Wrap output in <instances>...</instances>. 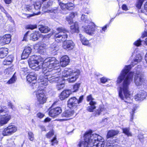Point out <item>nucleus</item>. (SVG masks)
Masks as SVG:
<instances>
[{"instance_id":"12","label":"nucleus","mask_w":147,"mask_h":147,"mask_svg":"<svg viewBox=\"0 0 147 147\" xmlns=\"http://www.w3.org/2000/svg\"><path fill=\"white\" fill-rule=\"evenodd\" d=\"M62 112L61 109L60 107H57L51 109L49 112V115L55 117L60 114Z\"/></svg>"},{"instance_id":"7","label":"nucleus","mask_w":147,"mask_h":147,"mask_svg":"<svg viewBox=\"0 0 147 147\" xmlns=\"http://www.w3.org/2000/svg\"><path fill=\"white\" fill-rule=\"evenodd\" d=\"M9 110L6 106H0V126L6 124L10 119L11 115L8 113Z\"/></svg>"},{"instance_id":"35","label":"nucleus","mask_w":147,"mask_h":147,"mask_svg":"<svg viewBox=\"0 0 147 147\" xmlns=\"http://www.w3.org/2000/svg\"><path fill=\"white\" fill-rule=\"evenodd\" d=\"M83 96H80L79 99L74 97V104H77L81 103L83 99Z\"/></svg>"},{"instance_id":"31","label":"nucleus","mask_w":147,"mask_h":147,"mask_svg":"<svg viewBox=\"0 0 147 147\" xmlns=\"http://www.w3.org/2000/svg\"><path fill=\"white\" fill-rule=\"evenodd\" d=\"M123 133L125 134L128 136H132V134L130 131V129L129 127H125L122 128Z\"/></svg>"},{"instance_id":"44","label":"nucleus","mask_w":147,"mask_h":147,"mask_svg":"<svg viewBox=\"0 0 147 147\" xmlns=\"http://www.w3.org/2000/svg\"><path fill=\"white\" fill-rule=\"evenodd\" d=\"M67 9L69 10H72L74 8L73 4L72 3H69L66 4Z\"/></svg>"},{"instance_id":"54","label":"nucleus","mask_w":147,"mask_h":147,"mask_svg":"<svg viewBox=\"0 0 147 147\" xmlns=\"http://www.w3.org/2000/svg\"><path fill=\"white\" fill-rule=\"evenodd\" d=\"M60 5L61 8L62 9L64 10L65 9H67L66 4H65L63 3H60Z\"/></svg>"},{"instance_id":"10","label":"nucleus","mask_w":147,"mask_h":147,"mask_svg":"<svg viewBox=\"0 0 147 147\" xmlns=\"http://www.w3.org/2000/svg\"><path fill=\"white\" fill-rule=\"evenodd\" d=\"M88 23L84 28V30L87 34L91 35L94 33L95 31V26L94 23L90 21H88Z\"/></svg>"},{"instance_id":"30","label":"nucleus","mask_w":147,"mask_h":147,"mask_svg":"<svg viewBox=\"0 0 147 147\" xmlns=\"http://www.w3.org/2000/svg\"><path fill=\"white\" fill-rule=\"evenodd\" d=\"M80 40L82 44L84 45H87L89 44V42L84 36L81 34H80Z\"/></svg>"},{"instance_id":"19","label":"nucleus","mask_w":147,"mask_h":147,"mask_svg":"<svg viewBox=\"0 0 147 147\" xmlns=\"http://www.w3.org/2000/svg\"><path fill=\"white\" fill-rule=\"evenodd\" d=\"M36 79V75L34 73H31L27 76V81L30 83L35 81Z\"/></svg>"},{"instance_id":"36","label":"nucleus","mask_w":147,"mask_h":147,"mask_svg":"<svg viewBox=\"0 0 147 147\" xmlns=\"http://www.w3.org/2000/svg\"><path fill=\"white\" fill-rule=\"evenodd\" d=\"M80 73V70L77 69H74V78H75V80H76L79 77Z\"/></svg>"},{"instance_id":"15","label":"nucleus","mask_w":147,"mask_h":147,"mask_svg":"<svg viewBox=\"0 0 147 147\" xmlns=\"http://www.w3.org/2000/svg\"><path fill=\"white\" fill-rule=\"evenodd\" d=\"M32 51V49L30 47L28 46L25 47L22 55V58L25 59L27 58Z\"/></svg>"},{"instance_id":"8","label":"nucleus","mask_w":147,"mask_h":147,"mask_svg":"<svg viewBox=\"0 0 147 147\" xmlns=\"http://www.w3.org/2000/svg\"><path fill=\"white\" fill-rule=\"evenodd\" d=\"M36 95L37 101L35 103V105L36 107H41V105L46 102V96L42 90H38L36 92Z\"/></svg>"},{"instance_id":"52","label":"nucleus","mask_w":147,"mask_h":147,"mask_svg":"<svg viewBox=\"0 0 147 147\" xmlns=\"http://www.w3.org/2000/svg\"><path fill=\"white\" fill-rule=\"evenodd\" d=\"M0 9L7 16L8 18H9V17L11 18L10 16L6 12V11L4 9V8L3 7H2L0 5Z\"/></svg>"},{"instance_id":"27","label":"nucleus","mask_w":147,"mask_h":147,"mask_svg":"<svg viewBox=\"0 0 147 147\" xmlns=\"http://www.w3.org/2000/svg\"><path fill=\"white\" fill-rule=\"evenodd\" d=\"M42 33H47L50 31V29L46 26H41L39 28Z\"/></svg>"},{"instance_id":"47","label":"nucleus","mask_w":147,"mask_h":147,"mask_svg":"<svg viewBox=\"0 0 147 147\" xmlns=\"http://www.w3.org/2000/svg\"><path fill=\"white\" fill-rule=\"evenodd\" d=\"M80 85V82H77L74 85V92H76L78 90Z\"/></svg>"},{"instance_id":"3","label":"nucleus","mask_w":147,"mask_h":147,"mask_svg":"<svg viewBox=\"0 0 147 147\" xmlns=\"http://www.w3.org/2000/svg\"><path fill=\"white\" fill-rule=\"evenodd\" d=\"M50 72H44L42 75L40 76L38 79L39 84L41 87L46 86L48 84V81L50 83L57 82L56 86L58 90H60L65 86V79L56 76L55 74H51ZM44 87H45L44 86Z\"/></svg>"},{"instance_id":"58","label":"nucleus","mask_w":147,"mask_h":147,"mask_svg":"<svg viewBox=\"0 0 147 147\" xmlns=\"http://www.w3.org/2000/svg\"><path fill=\"white\" fill-rule=\"evenodd\" d=\"M37 115V116L40 118H42L44 116V114L41 113H38Z\"/></svg>"},{"instance_id":"64","label":"nucleus","mask_w":147,"mask_h":147,"mask_svg":"<svg viewBox=\"0 0 147 147\" xmlns=\"http://www.w3.org/2000/svg\"><path fill=\"white\" fill-rule=\"evenodd\" d=\"M145 9L147 11V13L146 14L147 15V1L145 3L144 5Z\"/></svg>"},{"instance_id":"33","label":"nucleus","mask_w":147,"mask_h":147,"mask_svg":"<svg viewBox=\"0 0 147 147\" xmlns=\"http://www.w3.org/2000/svg\"><path fill=\"white\" fill-rule=\"evenodd\" d=\"M74 103V97H71L68 102V107L71 109H73Z\"/></svg>"},{"instance_id":"46","label":"nucleus","mask_w":147,"mask_h":147,"mask_svg":"<svg viewBox=\"0 0 147 147\" xmlns=\"http://www.w3.org/2000/svg\"><path fill=\"white\" fill-rule=\"evenodd\" d=\"M37 26L36 24L34 25H28L26 26L27 29H34L37 28Z\"/></svg>"},{"instance_id":"9","label":"nucleus","mask_w":147,"mask_h":147,"mask_svg":"<svg viewBox=\"0 0 147 147\" xmlns=\"http://www.w3.org/2000/svg\"><path fill=\"white\" fill-rule=\"evenodd\" d=\"M17 130V127L14 125H9L7 127L4 129L2 132L3 136H8L12 134Z\"/></svg>"},{"instance_id":"6","label":"nucleus","mask_w":147,"mask_h":147,"mask_svg":"<svg viewBox=\"0 0 147 147\" xmlns=\"http://www.w3.org/2000/svg\"><path fill=\"white\" fill-rule=\"evenodd\" d=\"M59 61L57 60L55 58L52 57L47 58L43 62V71L41 74L40 76H41L42 75L43 72H50L51 74H52V72L49 71L48 69H52L56 67L57 65H58Z\"/></svg>"},{"instance_id":"42","label":"nucleus","mask_w":147,"mask_h":147,"mask_svg":"<svg viewBox=\"0 0 147 147\" xmlns=\"http://www.w3.org/2000/svg\"><path fill=\"white\" fill-rule=\"evenodd\" d=\"M28 73V71L27 68H23L21 69L20 73L23 75H26Z\"/></svg>"},{"instance_id":"57","label":"nucleus","mask_w":147,"mask_h":147,"mask_svg":"<svg viewBox=\"0 0 147 147\" xmlns=\"http://www.w3.org/2000/svg\"><path fill=\"white\" fill-rule=\"evenodd\" d=\"M122 8L123 10L125 11H127L128 10V9L127 5L125 4H123L122 6Z\"/></svg>"},{"instance_id":"50","label":"nucleus","mask_w":147,"mask_h":147,"mask_svg":"<svg viewBox=\"0 0 147 147\" xmlns=\"http://www.w3.org/2000/svg\"><path fill=\"white\" fill-rule=\"evenodd\" d=\"M94 99L92 97V95L90 94L87 97L86 100L88 102H95L94 101Z\"/></svg>"},{"instance_id":"5","label":"nucleus","mask_w":147,"mask_h":147,"mask_svg":"<svg viewBox=\"0 0 147 147\" xmlns=\"http://www.w3.org/2000/svg\"><path fill=\"white\" fill-rule=\"evenodd\" d=\"M44 59L41 56L33 55L31 56L28 61L30 67L33 69L38 70L43 68V61Z\"/></svg>"},{"instance_id":"16","label":"nucleus","mask_w":147,"mask_h":147,"mask_svg":"<svg viewBox=\"0 0 147 147\" xmlns=\"http://www.w3.org/2000/svg\"><path fill=\"white\" fill-rule=\"evenodd\" d=\"M107 112L106 109L102 105L99 106L98 109L96 110L94 114L95 116H99L100 114H104Z\"/></svg>"},{"instance_id":"32","label":"nucleus","mask_w":147,"mask_h":147,"mask_svg":"<svg viewBox=\"0 0 147 147\" xmlns=\"http://www.w3.org/2000/svg\"><path fill=\"white\" fill-rule=\"evenodd\" d=\"M74 18V13H71L69 16L66 18V20L69 24H71L73 23V18Z\"/></svg>"},{"instance_id":"34","label":"nucleus","mask_w":147,"mask_h":147,"mask_svg":"<svg viewBox=\"0 0 147 147\" xmlns=\"http://www.w3.org/2000/svg\"><path fill=\"white\" fill-rule=\"evenodd\" d=\"M56 42H54L51 45L50 49L52 52H53L54 51H56L58 49V47L56 45Z\"/></svg>"},{"instance_id":"25","label":"nucleus","mask_w":147,"mask_h":147,"mask_svg":"<svg viewBox=\"0 0 147 147\" xmlns=\"http://www.w3.org/2000/svg\"><path fill=\"white\" fill-rule=\"evenodd\" d=\"M96 104V102H89L90 106H88L87 107V110L88 111L90 112H92L96 108L95 105Z\"/></svg>"},{"instance_id":"13","label":"nucleus","mask_w":147,"mask_h":147,"mask_svg":"<svg viewBox=\"0 0 147 147\" xmlns=\"http://www.w3.org/2000/svg\"><path fill=\"white\" fill-rule=\"evenodd\" d=\"M147 96V93L144 91H141L135 96V99L136 101H142Z\"/></svg>"},{"instance_id":"20","label":"nucleus","mask_w":147,"mask_h":147,"mask_svg":"<svg viewBox=\"0 0 147 147\" xmlns=\"http://www.w3.org/2000/svg\"><path fill=\"white\" fill-rule=\"evenodd\" d=\"M40 33L38 31H35L31 34L30 36V39L33 41H35L38 39L40 36Z\"/></svg>"},{"instance_id":"14","label":"nucleus","mask_w":147,"mask_h":147,"mask_svg":"<svg viewBox=\"0 0 147 147\" xmlns=\"http://www.w3.org/2000/svg\"><path fill=\"white\" fill-rule=\"evenodd\" d=\"M69 62V57L67 55H64L61 58L60 64L61 66L65 67L68 64Z\"/></svg>"},{"instance_id":"23","label":"nucleus","mask_w":147,"mask_h":147,"mask_svg":"<svg viewBox=\"0 0 147 147\" xmlns=\"http://www.w3.org/2000/svg\"><path fill=\"white\" fill-rule=\"evenodd\" d=\"M13 57L12 55H10L7 57L3 61V64L4 65L11 64L13 60Z\"/></svg>"},{"instance_id":"63","label":"nucleus","mask_w":147,"mask_h":147,"mask_svg":"<svg viewBox=\"0 0 147 147\" xmlns=\"http://www.w3.org/2000/svg\"><path fill=\"white\" fill-rule=\"evenodd\" d=\"M5 3L7 4H9L11 2V0H4Z\"/></svg>"},{"instance_id":"41","label":"nucleus","mask_w":147,"mask_h":147,"mask_svg":"<svg viewBox=\"0 0 147 147\" xmlns=\"http://www.w3.org/2000/svg\"><path fill=\"white\" fill-rule=\"evenodd\" d=\"M36 10H38L41 7L40 3L39 2H36L33 6Z\"/></svg>"},{"instance_id":"38","label":"nucleus","mask_w":147,"mask_h":147,"mask_svg":"<svg viewBox=\"0 0 147 147\" xmlns=\"http://www.w3.org/2000/svg\"><path fill=\"white\" fill-rule=\"evenodd\" d=\"M81 20L82 21L86 23V24H88V21H90L89 20L88 18H87V17L86 15H85L82 14L81 17Z\"/></svg>"},{"instance_id":"40","label":"nucleus","mask_w":147,"mask_h":147,"mask_svg":"<svg viewBox=\"0 0 147 147\" xmlns=\"http://www.w3.org/2000/svg\"><path fill=\"white\" fill-rule=\"evenodd\" d=\"M73 114L70 112H65L62 114V116L63 117L68 118L71 117Z\"/></svg>"},{"instance_id":"29","label":"nucleus","mask_w":147,"mask_h":147,"mask_svg":"<svg viewBox=\"0 0 147 147\" xmlns=\"http://www.w3.org/2000/svg\"><path fill=\"white\" fill-rule=\"evenodd\" d=\"M142 59V57L140 55H138V56H136L134 61L131 63V65L133 66H134L138 62L141 61Z\"/></svg>"},{"instance_id":"43","label":"nucleus","mask_w":147,"mask_h":147,"mask_svg":"<svg viewBox=\"0 0 147 147\" xmlns=\"http://www.w3.org/2000/svg\"><path fill=\"white\" fill-rule=\"evenodd\" d=\"M54 135V132L53 130H51L49 131L46 134V136L47 138H50Z\"/></svg>"},{"instance_id":"17","label":"nucleus","mask_w":147,"mask_h":147,"mask_svg":"<svg viewBox=\"0 0 147 147\" xmlns=\"http://www.w3.org/2000/svg\"><path fill=\"white\" fill-rule=\"evenodd\" d=\"M11 36L10 34H6L4 35L1 39V44L2 45L8 44L11 40Z\"/></svg>"},{"instance_id":"26","label":"nucleus","mask_w":147,"mask_h":147,"mask_svg":"<svg viewBox=\"0 0 147 147\" xmlns=\"http://www.w3.org/2000/svg\"><path fill=\"white\" fill-rule=\"evenodd\" d=\"M116 141L113 138H111L110 140H108L107 141L106 146L107 147H113L115 146L117 144H115Z\"/></svg>"},{"instance_id":"51","label":"nucleus","mask_w":147,"mask_h":147,"mask_svg":"<svg viewBox=\"0 0 147 147\" xmlns=\"http://www.w3.org/2000/svg\"><path fill=\"white\" fill-rule=\"evenodd\" d=\"M144 0H138V2L136 5V7L138 8H141L142 3Z\"/></svg>"},{"instance_id":"56","label":"nucleus","mask_w":147,"mask_h":147,"mask_svg":"<svg viewBox=\"0 0 147 147\" xmlns=\"http://www.w3.org/2000/svg\"><path fill=\"white\" fill-rule=\"evenodd\" d=\"M100 80L101 83H105L107 82V79L105 77H103L100 79Z\"/></svg>"},{"instance_id":"45","label":"nucleus","mask_w":147,"mask_h":147,"mask_svg":"<svg viewBox=\"0 0 147 147\" xmlns=\"http://www.w3.org/2000/svg\"><path fill=\"white\" fill-rule=\"evenodd\" d=\"M28 137L30 140L33 141L34 140V135L31 132H29L28 133Z\"/></svg>"},{"instance_id":"53","label":"nucleus","mask_w":147,"mask_h":147,"mask_svg":"<svg viewBox=\"0 0 147 147\" xmlns=\"http://www.w3.org/2000/svg\"><path fill=\"white\" fill-rule=\"evenodd\" d=\"M141 41L139 39L135 42L134 43V45L136 46H139L141 44Z\"/></svg>"},{"instance_id":"1","label":"nucleus","mask_w":147,"mask_h":147,"mask_svg":"<svg viewBox=\"0 0 147 147\" xmlns=\"http://www.w3.org/2000/svg\"><path fill=\"white\" fill-rule=\"evenodd\" d=\"M131 67V65L126 66L118 77L117 81L118 84H120L123 80L122 84L118 88L119 96L122 100H124V98H129L130 94L129 86L132 81L133 75L134 74V81L136 86L141 85L144 81L143 74L141 72V69L137 68L136 72L129 73Z\"/></svg>"},{"instance_id":"60","label":"nucleus","mask_w":147,"mask_h":147,"mask_svg":"<svg viewBox=\"0 0 147 147\" xmlns=\"http://www.w3.org/2000/svg\"><path fill=\"white\" fill-rule=\"evenodd\" d=\"M32 8V7L29 5H27L26 7V9L28 11L31 10Z\"/></svg>"},{"instance_id":"4","label":"nucleus","mask_w":147,"mask_h":147,"mask_svg":"<svg viewBox=\"0 0 147 147\" xmlns=\"http://www.w3.org/2000/svg\"><path fill=\"white\" fill-rule=\"evenodd\" d=\"M57 30L59 32L55 34V40H58L59 41H64L63 45V47L64 49H67L71 48L72 46V42L71 41H65L67 38V31L62 28H58Z\"/></svg>"},{"instance_id":"59","label":"nucleus","mask_w":147,"mask_h":147,"mask_svg":"<svg viewBox=\"0 0 147 147\" xmlns=\"http://www.w3.org/2000/svg\"><path fill=\"white\" fill-rule=\"evenodd\" d=\"M107 28V25H105L104 26V27H102V29L100 30V31L102 33L103 31H104V32L106 30Z\"/></svg>"},{"instance_id":"18","label":"nucleus","mask_w":147,"mask_h":147,"mask_svg":"<svg viewBox=\"0 0 147 147\" xmlns=\"http://www.w3.org/2000/svg\"><path fill=\"white\" fill-rule=\"evenodd\" d=\"M71 93L70 90H66L63 91L59 96V98L61 100H63L68 97Z\"/></svg>"},{"instance_id":"37","label":"nucleus","mask_w":147,"mask_h":147,"mask_svg":"<svg viewBox=\"0 0 147 147\" xmlns=\"http://www.w3.org/2000/svg\"><path fill=\"white\" fill-rule=\"evenodd\" d=\"M16 78L14 75L7 82L8 84H11L14 83L16 82Z\"/></svg>"},{"instance_id":"24","label":"nucleus","mask_w":147,"mask_h":147,"mask_svg":"<svg viewBox=\"0 0 147 147\" xmlns=\"http://www.w3.org/2000/svg\"><path fill=\"white\" fill-rule=\"evenodd\" d=\"M119 132V131L118 130H109L108 132L107 137L108 138L113 137L117 135Z\"/></svg>"},{"instance_id":"22","label":"nucleus","mask_w":147,"mask_h":147,"mask_svg":"<svg viewBox=\"0 0 147 147\" xmlns=\"http://www.w3.org/2000/svg\"><path fill=\"white\" fill-rule=\"evenodd\" d=\"M8 53V49L6 48L0 49V58H2L7 56Z\"/></svg>"},{"instance_id":"2","label":"nucleus","mask_w":147,"mask_h":147,"mask_svg":"<svg viewBox=\"0 0 147 147\" xmlns=\"http://www.w3.org/2000/svg\"><path fill=\"white\" fill-rule=\"evenodd\" d=\"M84 141L80 142L78 144L81 147H104L105 142L103 138L96 134H92L89 131L85 132Z\"/></svg>"},{"instance_id":"49","label":"nucleus","mask_w":147,"mask_h":147,"mask_svg":"<svg viewBox=\"0 0 147 147\" xmlns=\"http://www.w3.org/2000/svg\"><path fill=\"white\" fill-rule=\"evenodd\" d=\"M135 107H134V109H132V112H130L131 114V117L130 118V121H132L133 119V117H134V111L136 110V106H134Z\"/></svg>"},{"instance_id":"48","label":"nucleus","mask_w":147,"mask_h":147,"mask_svg":"<svg viewBox=\"0 0 147 147\" xmlns=\"http://www.w3.org/2000/svg\"><path fill=\"white\" fill-rule=\"evenodd\" d=\"M74 32L77 33L79 32L78 25L77 22L74 23Z\"/></svg>"},{"instance_id":"28","label":"nucleus","mask_w":147,"mask_h":147,"mask_svg":"<svg viewBox=\"0 0 147 147\" xmlns=\"http://www.w3.org/2000/svg\"><path fill=\"white\" fill-rule=\"evenodd\" d=\"M46 48V46L45 44H42L38 47V51L41 54L44 53L45 52V49Z\"/></svg>"},{"instance_id":"11","label":"nucleus","mask_w":147,"mask_h":147,"mask_svg":"<svg viewBox=\"0 0 147 147\" xmlns=\"http://www.w3.org/2000/svg\"><path fill=\"white\" fill-rule=\"evenodd\" d=\"M51 5L52 3L50 1L48 2L47 3H45L44 5V6L42 7L43 11L45 12L56 13L57 12V8H55L54 9L51 10L48 9L49 7Z\"/></svg>"},{"instance_id":"39","label":"nucleus","mask_w":147,"mask_h":147,"mask_svg":"<svg viewBox=\"0 0 147 147\" xmlns=\"http://www.w3.org/2000/svg\"><path fill=\"white\" fill-rule=\"evenodd\" d=\"M51 145L52 146H54L57 145L58 143V142L55 136L51 140Z\"/></svg>"},{"instance_id":"21","label":"nucleus","mask_w":147,"mask_h":147,"mask_svg":"<svg viewBox=\"0 0 147 147\" xmlns=\"http://www.w3.org/2000/svg\"><path fill=\"white\" fill-rule=\"evenodd\" d=\"M65 71H64V72L62 73L63 76L65 77H69V78L67 79H65V80H67L69 82H74V76L73 74V73L70 74H68L67 73H66L65 74Z\"/></svg>"},{"instance_id":"55","label":"nucleus","mask_w":147,"mask_h":147,"mask_svg":"<svg viewBox=\"0 0 147 147\" xmlns=\"http://www.w3.org/2000/svg\"><path fill=\"white\" fill-rule=\"evenodd\" d=\"M7 105L9 108H10L13 110H14V106L11 102H8Z\"/></svg>"},{"instance_id":"62","label":"nucleus","mask_w":147,"mask_h":147,"mask_svg":"<svg viewBox=\"0 0 147 147\" xmlns=\"http://www.w3.org/2000/svg\"><path fill=\"white\" fill-rule=\"evenodd\" d=\"M51 120L50 118L49 117H47L44 120V122H47L50 121Z\"/></svg>"},{"instance_id":"61","label":"nucleus","mask_w":147,"mask_h":147,"mask_svg":"<svg viewBox=\"0 0 147 147\" xmlns=\"http://www.w3.org/2000/svg\"><path fill=\"white\" fill-rule=\"evenodd\" d=\"M51 36V35H50V34H49L46 35L43 37V39L45 40V39L46 38H49L50 37V36Z\"/></svg>"}]
</instances>
